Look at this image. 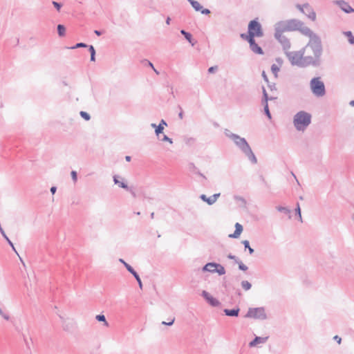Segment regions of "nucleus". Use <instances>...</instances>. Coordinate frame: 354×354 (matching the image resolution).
<instances>
[{
	"label": "nucleus",
	"instance_id": "obj_1",
	"mask_svg": "<svg viewBox=\"0 0 354 354\" xmlns=\"http://www.w3.org/2000/svg\"><path fill=\"white\" fill-rule=\"evenodd\" d=\"M302 48L311 66L319 67L322 64L323 53L321 38L319 36L314 37L309 39L308 44Z\"/></svg>",
	"mask_w": 354,
	"mask_h": 354
},
{
	"label": "nucleus",
	"instance_id": "obj_59",
	"mask_svg": "<svg viewBox=\"0 0 354 354\" xmlns=\"http://www.w3.org/2000/svg\"><path fill=\"white\" fill-rule=\"evenodd\" d=\"M128 191H129L131 192V194H132V196L133 197H136V193H135V192L133 189L129 188Z\"/></svg>",
	"mask_w": 354,
	"mask_h": 354
},
{
	"label": "nucleus",
	"instance_id": "obj_51",
	"mask_svg": "<svg viewBox=\"0 0 354 354\" xmlns=\"http://www.w3.org/2000/svg\"><path fill=\"white\" fill-rule=\"evenodd\" d=\"M7 242L8 243V244L12 247V250L17 252L16 250H15V248L12 243V242L10 240V239H8Z\"/></svg>",
	"mask_w": 354,
	"mask_h": 354
},
{
	"label": "nucleus",
	"instance_id": "obj_32",
	"mask_svg": "<svg viewBox=\"0 0 354 354\" xmlns=\"http://www.w3.org/2000/svg\"><path fill=\"white\" fill-rule=\"evenodd\" d=\"M88 50L91 53V61L95 62V50L94 47L92 45L88 46Z\"/></svg>",
	"mask_w": 354,
	"mask_h": 354
},
{
	"label": "nucleus",
	"instance_id": "obj_3",
	"mask_svg": "<svg viewBox=\"0 0 354 354\" xmlns=\"http://www.w3.org/2000/svg\"><path fill=\"white\" fill-rule=\"evenodd\" d=\"M285 55L292 66H297L300 68H306L311 66L307 60V57L303 48L297 51H287Z\"/></svg>",
	"mask_w": 354,
	"mask_h": 354
},
{
	"label": "nucleus",
	"instance_id": "obj_19",
	"mask_svg": "<svg viewBox=\"0 0 354 354\" xmlns=\"http://www.w3.org/2000/svg\"><path fill=\"white\" fill-rule=\"evenodd\" d=\"M0 317L7 322L10 321L11 319L10 313L5 307L0 306Z\"/></svg>",
	"mask_w": 354,
	"mask_h": 354
},
{
	"label": "nucleus",
	"instance_id": "obj_4",
	"mask_svg": "<svg viewBox=\"0 0 354 354\" xmlns=\"http://www.w3.org/2000/svg\"><path fill=\"white\" fill-rule=\"evenodd\" d=\"M311 122V115L304 111L297 113L293 118V124L299 131H304Z\"/></svg>",
	"mask_w": 354,
	"mask_h": 354
},
{
	"label": "nucleus",
	"instance_id": "obj_47",
	"mask_svg": "<svg viewBox=\"0 0 354 354\" xmlns=\"http://www.w3.org/2000/svg\"><path fill=\"white\" fill-rule=\"evenodd\" d=\"M124 267L130 273L133 272V271L134 270V269L127 263H124Z\"/></svg>",
	"mask_w": 354,
	"mask_h": 354
},
{
	"label": "nucleus",
	"instance_id": "obj_56",
	"mask_svg": "<svg viewBox=\"0 0 354 354\" xmlns=\"http://www.w3.org/2000/svg\"><path fill=\"white\" fill-rule=\"evenodd\" d=\"M56 190H57V187H52L50 188V192L54 194L55 192H56Z\"/></svg>",
	"mask_w": 354,
	"mask_h": 354
},
{
	"label": "nucleus",
	"instance_id": "obj_11",
	"mask_svg": "<svg viewBox=\"0 0 354 354\" xmlns=\"http://www.w3.org/2000/svg\"><path fill=\"white\" fill-rule=\"evenodd\" d=\"M274 30H275L274 36L278 35L279 37H280V35H282L283 32L288 31L286 21H281L277 22L274 25Z\"/></svg>",
	"mask_w": 354,
	"mask_h": 354
},
{
	"label": "nucleus",
	"instance_id": "obj_63",
	"mask_svg": "<svg viewBox=\"0 0 354 354\" xmlns=\"http://www.w3.org/2000/svg\"><path fill=\"white\" fill-rule=\"evenodd\" d=\"M157 126H158V125H156L155 123H152V124H151V127L152 128H154L155 129H156V128H157Z\"/></svg>",
	"mask_w": 354,
	"mask_h": 354
},
{
	"label": "nucleus",
	"instance_id": "obj_64",
	"mask_svg": "<svg viewBox=\"0 0 354 354\" xmlns=\"http://www.w3.org/2000/svg\"><path fill=\"white\" fill-rule=\"evenodd\" d=\"M349 104L352 106H354V100H351L350 102H349Z\"/></svg>",
	"mask_w": 354,
	"mask_h": 354
},
{
	"label": "nucleus",
	"instance_id": "obj_8",
	"mask_svg": "<svg viewBox=\"0 0 354 354\" xmlns=\"http://www.w3.org/2000/svg\"><path fill=\"white\" fill-rule=\"evenodd\" d=\"M241 37L246 40L250 44V50L255 54L263 55V51L262 48L256 43L254 38L252 36H246V34H241Z\"/></svg>",
	"mask_w": 354,
	"mask_h": 354
},
{
	"label": "nucleus",
	"instance_id": "obj_12",
	"mask_svg": "<svg viewBox=\"0 0 354 354\" xmlns=\"http://www.w3.org/2000/svg\"><path fill=\"white\" fill-rule=\"evenodd\" d=\"M334 3L337 5L340 9L344 11L345 13H351L354 12V9L348 4V2L344 0H337L334 1Z\"/></svg>",
	"mask_w": 354,
	"mask_h": 354
},
{
	"label": "nucleus",
	"instance_id": "obj_55",
	"mask_svg": "<svg viewBox=\"0 0 354 354\" xmlns=\"http://www.w3.org/2000/svg\"><path fill=\"white\" fill-rule=\"evenodd\" d=\"M262 76H263V80H264L266 82H268V77H267V75H266V73H265L264 71H263V73H262Z\"/></svg>",
	"mask_w": 354,
	"mask_h": 354
},
{
	"label": "nucleus",
	"instance_id": "obj_46",
	"mask_svg": "<svg viewBox=\"0 0 354 354\" xmlns=\"http://www.w3.org/2000/svg\"><path fill=\"white\" fill-rule=\"evenodd\" d=\"M227 258L229 259L234 260L235 261V263H237L238 261L239 260L235 255H233L232 254H228Z\"/></svg>",
	"mask_w": 354,
	"mask_h": 354
},
{
	"label": "nucleus",
	"instance_id": "obj_60",
	"mask_svg": "<svg viewBox=\"0 0 354 354\" xmlns=\"http://www.w3.org/2000/svg\"><path fill=\"white\" fill-rule=\"evenodd\" d=\"M94 32H95V34H96L97 36H100V35H102L101 31L97 30H95L94 31Z\"/></svg>",
	"mask_w": 354,
	"mask_h": 354
},
{
	"label": "nucleus",
	"instance_id": "obj_6",
	"mask_svg": "<svg viewBox=\"0 0 354 354\" xmlns=\"http://www.w3.org/2000/svg\"><path fill=\"white\" fill-rule=\"evenodd\" d=\"M248 35L246 36H252V38L255 37H261L263 36V32L261 24L257 19H254L250 21L248 27Z\"/></svg>",
	"mask_w": 354,
	"mask_h": 354
},
{
	"label": "nucleus",
	"instance_id": "obj_42",
	"mask_svg": "<svg viewBox=\"0 0 354 354\" xmlns=\"http://www.w3.org/2000/svg\"><path fill=\"white\" fill-rule=\"evenodd\" d=\"M88 46L84 43H77L75 46L71 47L72 49H75L77 48H86Z\"/></svg>",
	"mask_w": 354,
	"mask_h": 354
},
{
	"label": "nucleus",
	"instance_id": "obj_13",
	"mask_svg": "<svg viewBox=\"0 0 354 354\" xmlns=\"http://www.w3.org/2000/svg\"><path fill=\"white\" fill-rule=\"evenodd\" d=\"M288 31L298 30L299 28L304 25V23L298 19H290L286 21Z\"/></svg>",
	"mask_w": 354,
	"mask_h": 354
},
{
	"label": "nucleus",
	"instance_id": "obj_35",
	"mask_svg": "<svg viewBox=\"0 0 354 354\" xmlns=\"http://www.w3.org/2000/svg\"><path fill=\"white\" fill-rule=\"evenodd\" d=\"M295 211V214L298 216L299 220L301 222H302V217H301V208H300L299 203H297V207H296Z\"/></svg>",
	"mask_w": 354,
	"mask_h": 354
},
{
	"label": "nucleus",
	"instance_id": "obj_31",
	"mask_svg": "<svg viewBox=\"0 0 354 354\" xmlns=\"http://www.w3.org/2000/svg\"><path fill=\"white\" fill-rule=\"evenodd\" d=\"M242 243L243 244L245 248L248 250L250 254L254 253V249L250 247L249 241L244 240L242 241Z\"/></svg>",
	"mask_w": 354,
	"mask_h": 354
},
{
	"label": "nucleus",
	"instance_id": "obj_25",
	"mask_svg": "<svg viewBox=\"0 0 354 354\" xmlns=\"http://www.w3.org/2000/svg\"><path fill=\"white\" fill-rule=\"evenodd\" d=\"M118 176H113V182L115 185H118L119 187L123 188V189H125L127 190H129V187L127 185V184L123 181H120L118 180Z\"/></svg>",
	"mask_w": 354,
	"mask_h": 354
},
{
	"label": "nucleus",
	"instance_id": "obj_30",
	"mask_svg": "<svg viewBox=\"0 0 354 354\" xmlns=\"http://www.w3.org/2000/svg\"><path fill=\"white\" fill-rule=\"evenodd\" d=\"M344 34L347 37L349 44H354V36L352 32L351 31H346Z\"/></svg>",
	"mask_w": 354,
	"mask_h": 354
},
{
	"label": "nucleus",
	"instance_id": "obj_58",
	"mask_svg": "<svg viewBox=\"0 0 354 354\" xmlns=\"http://www.w3.org/2000/svg\"><path fill=\"white\" fill-rule=\"evenodd\" d=\"M170 22H171V18L169 17H167V19H166V24L167 25H169Z\"/></svg>",
	"mask_w": 354,
	"mask_h": 354
},
{
	"label": "nucleus",
	"instance_id": "obj_49",
	"mask_svg": "<svg viewBox=\"0 0 354 354\" xmlns=\"http://www.w3.org/2000/svg\"><path fill=\"white\" fill-rule=\"evenodd\" d=\"M201 12L203 15H208L210 13V10L209 9H201V10H200Z\"/></svg>",
	"mask_w": 354,
	"mask_h": 354
},
{
	"label": "nucleus",
	"instance_id": "obj_26",
	"mask_svg": "<svg viewBox=\"0 0 354 354\" xmlns=\"http://www.w3.org/2000/svg\"><path fill=\"white\" fill-rule=\"evenodd\" d=\"M213 264H216L215 262H210L206 263L202 268L203 272H208L210 273H215V268L214 267H209V266H212Z\"/></svg>",
	"mask_w": 354,
	"mask_h": 354
},
{
	"label": "nucleus",
	"instance_id": "obj_43",
	"mask_svg": "<svg viewBox=\"0 0 354 354\" xmlns=\"http://www.w3.org/2000/svg\"><path fill=\"white\" fill-rule=\"evenodd\" d=\"M53 5L55 6V8L57 9V11H59L62 5L57 1H53Z\"/></svg>",
	"mask_w": 354,
	"mask_h": 354
},
{
	"label": "nucleus",
	"instance_id": "obj_45",
	"mask_svg": "<svg viewBox=\"0 0 354 354\" xmlns=\"http://www.w3.org/2000/svg\"><path fill=\"white\" fill-rule=\"evenodd\" d=\"M174 321H175V318L174 317V318L171 319V320L169 322H166L165 321L162 322V324L165 325V326H171L174 323Z\"/></svg>",
	"mask_w": 354,
	"mask_h": 354
},
{
	"label": "nucleus",
	"instance_id": "obj_7",
	"mask_svg": "<svg viewBox=\"0 0 354 354\" xmlns=\"http://www.w3.org/2000/svg\"><path fill=\"white\" fill-rule=\"evenodd\" d=\"M245 317L246 318H252L260 320H265L267 319L266 309L263 307L249 308Z\"/></svg>",
	"mask_w": 354,
	"mask_h": 354
},
{
	"label": "nucleus",
	"instance_id": "obj_48",
	"mask_svg": "<svg viewBox=\"0 0 354 354\" xmlns=\"http://www.w3.org/2000/svg\"><path fill=\"white\" fill-rule=\"evenodd\" d=\"M217 70V66H211L208 68V72L212 73Z\"/></svg>",
	"mask_w": 354,
	"mask_h": 354
},
{
	"label": "nucleus",
	"instance_id": "obj_21",
	"mask_svg": "<svg viewBox=\"0 0 354 354\" xmlns=\"http://www.w3.org/2000/svg\"><path fill=\"white\" fill-rule=\"evenodd\" d=\"M209 267H214L215 273H217L218 275H223L225 274V268L220 263H216V264H213Z\"/></svg>",
	"mask_w": 354,
	"mask_h": 354
},
{
	"label": "nucleus",
	"instance_id": "obj_15",
	"mask_svg": "<svg viewBox=\"0 0 354 354\" xmlns=\"http://www.w3.org/2000/svg\"><path fill=\"white\" fill-rule=\"evenodd\" d=\"M201 295L206 299V301L212 306H214V307H216L218 306H219L220 304V302L219 301L213 297L209 292H207V291L205 290H203L202 293H201Z\"/></svg>",
	"mask_w": 354,
	"mask_h": 354
},
{
	"label": "nucleus",
	"instance_id": "obj_41",
	"mask_svg": "<svg viewBox=\"0 0 354 354\" xmlns=\"http://www.w3.org/2000/svg\"><path fill=\"white\" fill-rule=\"evenodd\" d=\"M160 140L162 141H166V142H168L170 144H172L173 143V140L171 138H169L166 135H164L162 136V138L160 139Z\"/></svg>",
	"mask_w": 354,
	"mask_h": 354
},
{
	"label": "nucleus",
	"instance_id": "obj_2",
	"mask_svg": "<svg viewBox=\"0 0 354 354\" xmlns=\"http://www.w3.org/2000/svg\"><path fill=\"white\" fill-rule=\"evenodd\" d=\"M224 134L226 137L230 138L236 147L243 153L248 160L252 163L256 164L257 159L253 153L250 146L244 138H241L239 135L231 132L228 129L224 131Z\"/></svg>",
	"mask_w": 354,
	"mask_h": 354
},
{
	"label": "nucleus",
	"instance_id": "obj_38",
	"mask_svg": "<svg viewBox=\"0 0 354 354\" xmlns=\"http://www.w3.org/2000/svg\"><path fill=\"white\" fill-rule=\"evenodd\" d=\"M236 263L239 264V268L241 270L246 271L248 269V266L243 264L240 260H239Z\"/></svg>",
	"mask_w": 354,
	"mask_h": 354
},
{
	"label": "nucleus",
	"instance_id": "obj_52",
	"mask_svg": "<svg viewBox=\"0 0 354 354\" xmlns=\"http://www.w3.org/2000/svg\"><path fill=\"white\" fill-rule=\"evenodd\" d=\"M7 242L8 243V244L12 247V250L17 252L16 250H15V248L12 243V242L10 240V239H8Z\"/></svg>",
	"mask_w": 354,
	"mask_h": 354
},
{
	"label": "nucleus",
	"instance_id": "obj_22",
	"mask_svg": "<svg viewBox=\"0 0 354 354\" xmlns=\"http://www.w3.org/2000/svg\"><path fill=\"white\" fill-rule=\"evenodd\" d=\"M240 309L239 308L234 309H224L223 312L225 315L229 317H237Z\"/></svg>",
	"mask_w": 354,
	"mask_h": 354
},
{
	"label": "nucleus",
	"instance_id": "obj_34",
	"mask_svg": "<svg viewBox=\"0 0 354 354\" xmlns=\"http://www.w3.org/2000/svg\"><path fill=\"white\" fill-rule=\"evenodd\" d=\"M241 287L245 290H249L251 287H252V285L251 283L248 281H241Z\"/></svg>",
	"mask_w": 354,
	"mask_h": 354
},
{
	"label": "nucleus",
	"instance_id": "obj_24",
	"mask_svg": "<svg viewBox=\"0 0 354 354\" xmlns=\"http://www.w3.org/2000/svg\"><path fill=\"white\" fill-rule=\"evenodd\" d=\"M276 209L279 212L287 215L288 216V218H291V210L288 207L283 206H277Z\"/></svg>",
	"mask_w": 354,
	"mask_h": 354
},
{
	"label": "nucleus",
	"instance_id": "obj_29",
	"mask_svg": "<svg viewBox=\"0 0 354 354\" xmlns=\"http://www.w3.org/2000/svg\"><path fill=\"white\" fill-rule=\"evenodd\" d=\"M57 32L59 36L64 37L66 34V28L64 25L59 24L57 26Z\"/></svg>",
	"mask_w": 354,
	"mask_h": 354
},
{
	"label": "nucleus",
	"instance_id": "obj_27",
	"mask_svg": "<svg viewBox=\"0 0 354 354\" xmlns=\"http://www.w3.org/2000/svg\"><path fill=\"white\" fill-rule=\"evenodd\" d=\"M180 33L184 35L185 38L192 45L194 46V43L192 42L193 41V39H192V35L188 32H186L185 30H180Z\"/></svg>",
	"mask_w": 354,
	"mask_h": 354
},
{
	"label": "nucleus",
	"instance_id": "obj_40",
	"mask_svg": "<svg viewBox=\"0 0 354 354\" xmlns=\"http://www.w3.org/2000/svg\"><path fill=\"white\" fill-rule=\"evenodd\" d=\"M234 199L236 201H239L241 202L243 205H245L246 204V201L245 200L244 198H243L242 196H234Z\"/></svg>",
	"mask_w": 354,
	"mask_h": 354
},
{
	"label": "nucleus",
	"instance_id": "obj_36",
	"mask_svg": "<svg viewBox=\"0 0 354 354\" xmlns=\"http://www.w3.org/2000/svg\"><path fill=\"white\" fill-rule=\"evenodd\" d=\"M189 168H193L194 170H196L195 174H198L199 176H201L203 179L206 180L205 176H204L202 173H201L195 167L193 163H191L189 165Z\"/></svg>",
	"mask_w": 354,
	"mask_h": 354
},
{
	"label": "nucleus",
	"instance_id": "obj_44",
	"mask_svg": "<svg viewBox=\"0 0 354 354\" xmlns=\"http://www.w3.org/2000/svg\"><path fill=\"white\" fill-rule=\"evenodd\" d=\"M71 175L73 182L76 183L77 180V172L75 171H72Z\"/></svg>",
	"mask_w": 354,
	"mask_h": 354
},
{
	"label": "nucleus",
	"instance_id": "obj_61",
	"mask_svg": "<svg viewBox=\"0 0 354 354\" xmlns=\"http://www.w3.org/2000/svg\"><path fill=\"white\" fill-rule=\"evenodd\" d=\"M178 117L180 118V119H183V111L180 112L179 114H178Z\"/></svg>",
	"mask_w": 354,
	"mask_h": 354
},
{
	"label": "nucleus",
	"instance_id": "obj_16",
	"mask_svg": "<svg viewBox=\"0 0 354 354\" xmlns=\"http://www.w3.org/2000/svg\"><path fill=\"white\" fill-rule=\"evenodd\" d=\"M220 195H221V194L218 193V194H214L209 197H207V196L205 194H201L200 196V198L203 201L206 202L208 205H212L216 203V201H217V199L220 196Z\"/></svg>",
	"mask_w": 354,
	"mask_h": 354
},
{
	"label": "nucleus",
	"instance_id": "obj_39",
	"mask_svg": "<svg viewBox=\"0 0 354 354\" xmlns=\"http://www.w3.org/2000/svg\"><path fill=\"white\" fill-rule=\"evenodd\" d=\"M80 114L86 120H89L91 118L90 115L85 111H80Z\"/></svg>",
	"mask_w": 354,
	"mask_h": 354
},
{
	"label": "nucleus",
	"instance_id": "obj_23",
	"mask_svg": "<svg viewBox=\"0 0 354 354\" xmlns=\"http://www.w3.org/2000/svg\"><path fill=\"white\" fill-rule=\"evenodd\" d=\"M167 126V123L164 120H161L160 124L156 128L155 133L157 136H158L161 133H162L165 127Z\"/></svg>",
	"mask_w": 354,
	"mask_h": 354
},
{
	"label": "nucleus",
	"instance_id": "obj_20",
	"mask_svg": "<svg viewBox=\"0 0 354 354\" xmlns=\"http://www.w3.org/2000/svg\"><path fill=\"white\" fill-rule=\"evenodd\" d=\"M243 231V226L239 223H236L235 224V231L233 234H230L229 236L231 237V238H234V239H237L239 237L240 234H241Z\"/></svg>",
	"mask_w": 354,
	"mask_h": 354
},
{
	"label": "nucleus",
	"instance_id": "obj_53",
	"mask_svg": "<svg viewBox=\"0 0 354 354\" xmlns=\"http://www.w3.org/2000/svg\"><path fill=\"white\" fill-rule=\"evenodd\" d=\"M195 141V139L193 138H187V140H186V143L187 144H190V143H193Z\"/></svg>",
	"mask_w": 354,
	"mask_h": 354
},
{
	"label": "nucleus",
	"instance_id": "obj_14",
	"mask_svg": "<svg viewBox=\"0 0 354 354\" xmlns=\"http://www.w3.org/2000/svg\"><path fill=\"white\" fill-rule=\"evenodd\" d=\"M274 37L282 45L284 53L290 50L291 45L289 39L287 37H286L283 35H280V37H279L278 35H275Z\"/></svg>",
	"mask_w": 354,
	"mask_h": 354
},
{
	"label": "nucleus",
	"instance_id": "obj_57",
	"mask_svg": "<svg viewBox=\"0 0 354 354\" xmlns=\"http://www.w3.org/2000/svg\"><path fill=\"white\" fill-rule=\"evenodd\" d=\"M136 281H138V285H139V287H140V288H142V281H141L140 278H138V280H136Z\"/></svg>",
	"mask_w": 354,
	"mask_h": 354
},
{
	"label": "nucleus",
	"instance_id": "obj_28",
	"mask_svg": "<svg viewBox=\"0 0 354 354\" xmlns=\"http://www.w3.org/2000/svg\"><path fill=\"white\" fill-rule=\"evenodd\" d=\"M189 3L196 11H200L203 8V6L200 4V3L196 1L192 0Z\"/></svg>",
	"mask_w": 354,
	"mask_h": 354
},
{
	"label": "nucleus",
	"instance_id": "obj_18",
	"mask_svg": "<svg viewBox=\"0 0 354 354\" xmlns=\"http://www.w3.org/2000/svg\"><path fill=\"white\" fill-rule=\"evenodd\" d=\"M268 339V337H255V338L249 343L250 347L257 346L259 344H265Z\"/></svg>",
	"mask_w": 354,
	"mask_h": 354
},
{
	"label": "nucleus",
	"instance_id": "obj_17",
	"mask_svg": "<svg viewBox=\"0 0 354 354\" xmlns=\"http://www.w3.org/2000/svg\"><path fill=\"white\" fill-rule=\"evenodd\" d=\"M304 35H306L309 37L310 39L314 38V37H317L318 35L313 32L308 27L301 25V26L299 28V30Z\"/></svg>",
	"mask_w": 354,
	"mask_h": 354
},
{
	"label": "nucleus",
	"instance_id": "obj_54",
	"mask_svg": "<svg viewBox=\"0 0 354 354\" xmlns=\"http://www.w3.org/2000/svg\"><path fill=\"white\" fill-rule=\"evenodd\" d=\"M334 339L338 343V344H340L341 343V341H342V339L341 337H339L338 335H335L334 337Z\"/></svg>",
	"mask_w": 354,
	"mask_h": 354
},
{
	"label": "nucleus",
	"instance_id": "obj_5",
	"mask_svg": "<svg viewBox=\"0 0 354 354\" xmlns=\"http://www.w3.org/2000/svg\"><path fill=\"white\" fill-rule=\"evenodd\" d=\"M310 87L314 95L318 97H323L326 94L324 83L321 77H313L310 82Z\"/></svg>",
	"mask_w": 354,
	"mask_h": 354
},
{
	"label": "nucleus",
	"instance_id": "obj_10",
	"mask_svg": "<svg viewBox=\"0 0 354 354\" xmlns=\"http://www.w3.org/2000/svg\"><path fill=\"white\" fill-rule=\"evenodd\" d=\"M274 97H270L269 98L265 88H263V100H262V102L263 104V109H264L265 114L268 116V118L269 119H271V114H270V110H269L268 101V100H274Z\"/></svg>",
	"mask_w": 354,
	"mask_h": 354
},
{
	"label": "nucleus",
	"instance_id": "obj_62",
	"mask_svg": "<svg viewBox=\"0 0 354 354\" xmlns=\"http://www.w3.org/2000/svg\"><path fill=\"white\" fill-rule=\"evenodd\" d=\"M131 156H127L125 157V160H126L127 161H128V162H129V161L131 160Z\"/></svg>",
	"mask_w": 354,
	"mask_h": 354
},
{
	"label": "nucleus",
	"instance_id": "obj_50",
	"mask_svg": "<svg viewBox=\"0 0 354 354\" xmlns=\"http://www.w3.org/2000/svg\"><path fill=\"white\" fill-rule=\"evenodd\" d=\"M131 274L133 275L136 280H138V278H140L138 274L135 271V270L133 271V272H131Z\"/></svg>",
	"mask_w": 354,
	"mask_h": 354
},
{
	"label": "nucleus",
	"instance_id": "obj_37",
	"mask_svg": "<svg viewBox=\"0 0 354 354\" xmlns=\"http://www.w3.org/2000/svg\"><path fill=\"white\" fill-rule=\"evenodd\" d=\"M279 70H280L279 67L277 65H276L275 64H273L271 66V71L274 73L275 77H277V73L279 71Z\"/></svg>",
	"mask_w": 354,
	"mask_h": 354
},
{
	"label": "nucleus",
	"instance_id": "obj_33",
	"mask_svg": "<svg viewBox=\"0 0 354 354\" xmlns=\"http://www.w3.org/2000/svg\"><path fill=\"white\" fill-rule=\"evenodd\" d=\"M95 319L98 321V322H104V326H109V324L108 322H106V317L104 315H97L96 317H95Z\"/></svg>",
	"mask_w": 354,
	"mask_h": 354
},
{
	"label": "nucleus",
	"instance_id": "obj_9",
	"mask_svg": "<svg viewBox=\"0 0 354 354\" xmlns=\"http://www.w3.org/2000/svg\"><path fill=\"white\" fill-rule=\"evenodd\" d=\"M297 8L304 13L308 18L311 19L312 21H315L316 19V13L313 9V8L308 3H304L303 5L297 4L296 6Z\"/></svg>",
	"mask_w": 354,
	"mask_h": 354
}]
</instances>
